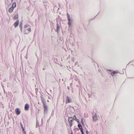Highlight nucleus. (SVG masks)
I'll return each instance as SVG.
<instances>
[{
  "instance_id": "1",
  "label": "nucleus",
  "mask_w": 134,
  "mask_h": 134,
  "mask_svg": "<svg viewBox=\"0 0 134 134\" xmlns=\"http://www.w3.org/2000/svg\"><path fill=\"white\" fill-rule=\"evenodd\" d=\"M43 95L41 94L40 97L42 102L43 104L44 108V114H47L48 111L47 106L46 104V103L44 98L43 97Z\"/></svg>"
},
{
  "instance_id": "2",
  "label": "nucleus",
  "mask_w": 134,
  "mask_h": 134,
  "mask_svg": "<svg viewBox=\"0 0 134 134\" xmlns=\"http://www.w3.org/2000/svg\"><path fill=\"white\" fill-rule=\"evenodd\" d=\"M60 26H61V25L59 24L57 22V29L55 30V31L57 32V33H58L59 31Z\"/></svg>"
},
{
  "instance_id": "3",
  "label": "nucleus",
  "mask_w": 134,
  "mask_h": 134,
  "mask_svg": "<svg viewBox=\"0 0 134 134\" xmlns=\"http://www.w3.org/2000/svg\"><path fill=\"white\" fill-rule=\"evenodd\" d=\"M72 102L71 98L69 96H67L66 99V104L68 103H71Z\"/></svg>"
},
{
  "instance_id": "4",
  "label": "nucleus",
  "mask_w": 134,
  "mask_h": 134,
  "mask_svg": "<svg viewBox=\"0 0 134 134\" xmlns=\"http://www.w3.org/2000/svg\"><path fill=\"white\" fill-rule=\"evenodd\" d=\"M15 112L17 115H19L20 114L21 111L19 108H17L15 109Z\"/></svg>"
},
{
  "instance_id": "5",
  "label": "nucleus",
  "mask_w": 134,
  "mask_h": 134,
  "mask_svg": "<svg viewBox=\"0 0 134 134\" xmlns=\"http://www.w3.org/2000/svg\"><path fill=\"white\" fill-rule=\"evenodd\" d=\"M93 120L94 121V122L96 121L97 120V115H96V113L95 114V115H94V116H93Z\"/></svg>"
},
{
  "instance_id": "6",
  "label": "nucleus",
  "mask_w": 134,
  "mask_h": 134,
  "mask_svg": "<svg viewBox=\"0 0 134 134\" xmlns=\"http://www.w3.org/2000/svg\"><path fill=\"white\" fill-rule=\"evenodd\" d=\"M29 105L27 104H25V110L26 111H27L29 110Z\"/></svg>"
},
{
  "instance_id": "7",
  "label": "nucleus",
  "mask_w": 134,
  "mask_h": 134,
  "mask_svg": "<svg viewBox=\"0 0 134 134\" xmlns=\"http://www.w3.org/2000/svg\"><path fill=\"white\" fill-rule=\"evenodd\" d=\"M19 24V20H18L16 22H15L14 24V25L15 27H17L18 25Z\"/></svg>"
},
{
  "instance_id": "8",
  "label": "nucleus",
  "mask_w": 134,
  "mask_h": 134,
  "mask_svg": "<svg viewBox=\"0 0 134 134\" xmlns=\"http://www.w3.org/2000/svg\"><path fill=\"white\" fill-rule=\"evenodd\" d=\"M68 24L69 25V27L70 28V27L71 26V23L72 22L71 20H70V18H68Z\"/></svg>"
},
{
  "instance_id": "9",
  "label": "nucleus",
  "mask_w": 134,
  "mask_h": 134,
  "mask_svg": "<svg viewBox=\"0 0 134 134\" xmlns=\"http://www.w3.org/2000/svg\"><path fill=\"white\" fill-rule=\"evenodd\" d=\"M72 118L74 120H75L78 123H79V120L76 118V117L75 115H74Z\"/></svg>"
},
{
  "instance_id": "10",
  "label": "nucleus",
  "mask_w": 134,
  "mask_h": 134,
  "mask_svg": "<svg viewBox=\"0 0 134 134\" xmlns=\"http://www.w3.org/2000/svg\"><path fill=\"white\" fill-rule=\"evenodd\" d=\"M18 14L16 13L14 17H13V19H18Z\"/></svg>"
},
{
  "instance_id": "11",
  "label": "nucleus",
  "mask_w": 134,
  "mask_h": 134,
  "mask_svg": "<svg viewBox=\"0 0 134 134\" xmlns=\"http://www.w3.org/2000/svg\"><path fill=\"white\" fill-rule=\"evenodd\" d=\"M14 8H13V7H11L8 10V12L10 13H12L14 9Z\"/></svg>"
},
{
  "instance_id": "12",
  "label": "nucleus",
  "mask_w": 134,
  "mask_h": 134,
  "mask_svg": "<svg viewBox=\"0 0 134 134\" xmlns=\"http://www.w3.org/2000/svg\"><path fill=\"white\" fill-rule=\"evenodd\" d=\"M85 119L83 118L81 119V124L82 125H84V122L85 121Z\"/></svg>"
},
{
  "instance_id": "13",
  "label": "nucleus",
  "mask_w": 134,
  "mask_h": 134,
  "mask_svg": "<svg viewBox=\"0 0 134 134\" xmlns=\"http://www.w3.org/2000/svg\"><path fill=\"white\" fill-rule=\"evenodd\" d=\"M16 6V3L15 2L13 3L12 5V7L14 8Z\"/></svg>"
},
{
  "instance_id": "14",
  "label": "nucleus",
  "mask_w": 134,
  "mask_h": 134,
  "mask_svg": "<svg viewBox=\"0 0 134 134\" xmlns=\"http://www.w3.org/2000/svg\"><path fill=\"white\" fill-rule=\"evenodd\" d=\"M78 128L79 129H81L82 128V127L81 124L79 122V123H78Z\"/></svg>"
},
{
  "instance_id": "15",
  "label": "nucleus",
  "mask_w": 134,
  "mask_h": 134,
  "mask_svg": "<svg viewBox=\"0 0 134 134\" xmlns=\"http://www.w3.org/2000/svg\"><path fill=\"white\" fill-rule=\"evenodd\" d=\"M72 118L71 117H69V119H68V121H69V123H70H70H72V121H73V120L72 119H69L70 118H71V119H72Z\"/></svg>"
},
{
  "instance_id": "16",
  "label": "nucleus",
  "mask_w": 134,
  "mask_h": 134,
  "mask_svg": "<svg viewBox=\"0 0 134 134\" xmlns=\"http://www.w3.org/2000/svg\"><path fill=\"white\" fill-rule=\"evenodd\" d=\"M118 72H116L115 71H113L111 73V74L112 76H113L114 75Z\"/></svg>"
},
{
  "instance_id": "17",
  "label": "nucleus",
  "mask_w": 134,
  "mask_h": 134,
  "mask_svg": "<svg viewBox=\"0 0 134 134\" xmlns=\"http://www.w3.org/2000/svg\"><path fill=\"white\" fill-rule=\"evenodd\" d=\"M20 125L22 129V131H24V129L23 126V125H22V123H21V122L20 123Z\"/></svg>"
},
{
  "instance_id": "18",
  "label": "nucleus",
  "mask_w": 134,
  "mask_h": 134,
  "mask_svg": "<svg viewBox=\"0 0 134 134\" xmlns=\"http://www.w3.org/2000/svg\"><path fill=\"white\" fill-rule=\"evenodd\" d=\"M22 26H23V23L22 22H20L19 26L20 28H22Z\"/></svg>"
},
{
  "instance_id": "19",
  "label": "nucleus",
  "mask_w": 134,
  "mask_h": 134,
  "mask_svg": "<svg viewBox=\"0 0 134 134\" xmlns=\"http://www.w3.org/2000/svg\"><path fill=\"white\" fill-rule=\"evenodd\" d=\"M54 62L55 63L57 64V62H58L57 59V58H54Z\"/></svg>"
},
{
  "instance_id": "20",
  "label": "nucleus",
  "mask_w": 134,
  "mask_h": 134,
  "mask_svg": "<svg viewBox=\"0 0 134 134\" xmlns=\"http://www.w3.org/2000/svg\"><path fill=\"white\" fill-rule=\"evenodd\" d=\"M39 125V122L37 121L36 122V128H37Z\"/></svg>"
},
{
  "instance_id": "21",
  "label": "nucleus",
  "mask_w": 134,
  "mask_h": 134,
  "mask_svg": "<svg viewBox=\"0 0 134 134\" xmlns=\"http://www.w3.org/2000/svg\"><path fill=\"white\" fill-rule=\"evenodd\" d=\"M84 116L85 118H87L88 116V115L87 113H84Z\"/></svg>"
},
{
  "instance_id": "22",
  "label": "nucleus",
  "mask_w": 134,
  "mask_h": 134,
  "mask_svg": "<svg viewBox=\"0 0 134 134\" xmlns=\"http://www.w3.org/2000/svg\"><path fill=\"white\" fill-rule=\"evenodd\" d=\"M76 130H79V129L77 128H75L74 129V132H76Z\"/></svg>"
},
{
  "instance_id": "23",
  "label": "nucleus",
  "mask_w": 134,
  "mask_h": 134,
  "mask_svg": "<svg viewBox=\"0 0 134 134\" xmlns=\"http://www.w3.org/2000/svg\"><path fill=\"white\" fill-rule=\"evenodd\" d=\"M35 90L36 94H37V93L38 92V90L37 88H35Z\"/></svg>"
},
{
  "instance_id": "24",
  "label": "nucleus",
  "mask_w": 134,
  "mask_h": 134,
  "mask_svg": "<svg viewBox=\"0 0 134 134\" xmlns=\"http://www.w3.org/2000/svg\"><path fill=\"white\" fill-rule=\"evenodd\" d=\"M70 87L71 88L72 90V83H70Z\"/></svg>"
},
{
  "instance_id": "25",
  "label": "nucleus",
  "mask_w": 134,
  "mask_h": 134,
  "mask_svg": "<svg viewBox=\"0 0 134 134\" xmlns=\"http://www.w3.org/2000/svg\"><path fill=\"white\" fill-rule=\"evenodd\" d=\"M67 15L68 19L70 18V16L68 13H67Z\"/></svg>"
},
{
  "instance_id": "26",
  "label": "nucleus",
  "mask_w": 134,
  "mask_h": 134,
  "mask_svg": "<svg viewBox=\"0 0 134 134\" xmlns=\"http://www.w3.org/2000/svg\"><path fill=\"white\" fill-rule=\"evenodd\" d=\"M26 30H25L24 31V34H28V32H26Z\"/></svg>"
},
{
  "instance_id": "27",
  "label": "nucleus",
  "mask_w": 134,
  "mask_h": 134,
  "mask_svg": "<svg viewBox=\"0 0 134 134\" xmlns=\"http://www.w3.org/2000/svg\"><path fill=\"white\" fill-rule=\"evenodd\" d=\"M29 26V25H27H27H25L24 26V27L25 28H26V27H28V26Z\"/></svg>"
},
{
  "instance_id": "28",
  "label": "nucleus",
  "mask_w": 134,
  "mask_h": 134,
  "mask_svg": "<svg viewBox=\"0 0 134 134\" xmlns=\"http://www.w3.org/2000/svg\"><path fill=\"white\" fill-rule=\"evenodd\" d=\"M80 129V131L81 133H82V132H83V128Z\"/></svg>"
},
{
  "instance_id": "29",
  "label": "nucleus",
  "mask_w": 134,
  "mask_h": 134,
  "mask_svg": "<svg viewBox=\"0 0 134 134\" xmlns=\"http://www.w3.org/2000/svg\"><path fill=\"white\" fill-rule=\"evenodd\" d=\"M70 126V127H71L73 125V124L72 123H69Z\"/></svg>"
},
{
  "instance_id": "30",
  "label": "nucleus",
  "mask_w": 134,
  "mask_h": 134,
  "mask_svg": "<svg viewBox=\"0 0 134 134\" xmlns=\"http://www.w3.org/2000/svg\"><path fill=\"white\" fill-rule=\"evenodd\" d=\"M27 30L28 31H31V29L30 28H29L27 29Z\"/></svg>"
},
{
  "instance_id": "31",
  "label": "nucleus",
  "mask_w": 134,
  "mask_h": 134,
  "mask_svg": "<svg viewBox=\"0 0 134 134\" xmlns=\"http://www.w3.org/2000/svg\"><path fill=\"white\" fill-rule=\"evenodd\" d=\"M24 133V134H26V132L25 131V130H24V131H23Z\"/></svg>"
},
{
  "instance_id": "32",
  "label": "nucleus",
  "mask_w": 134,
  "mask_h": 134,
  "mask_svg": "<svg viewBox=\"0 0 134 134\" xmlns=\"http://www.w3.org/2000/svg\"><path fill=\"white\" fill-rule=\"evenodd\" d=\"M86 133L87 134H89V132L87 130L86 131Z\"/></svg>"
},
{
  "instance_id": "33",
  "label": "nucleus",
  "mask_w": 134,
  "mask_h": 134,
  "mask_svg": "<svg viewBox=\"0 0 134 134\" xmlns=\"http://www.w3.org/2000/svg\"><path fill=\"white\" fill-rule=\"evenodd\" d=\"M74 58L73 57H72V61H73V62H74Z\"/></svg>"
},
{
  "instance_id": "34",
  "label": "nucleus",
  "mask_w": 134,
  "mask_h": 134,
  "mask_svg": "<svg viewBox=\"0 0 134 134\" xmlns=\"http://www.w3.org/2000/svg\"><path fill=\"white\" fill-rule=\"evenodd\" d=\"M43 70H44L46 69V68L45 67H43Z\"/></svg>"
},
{
  "instance_id": "35",
  "label": "nucleus",
  "mask_w": 134,
  "mask_h": 134,
  "mask_svg": "<svg viewBox=\"0 0 134 134\" xmlns=\"http://www.w3.org/2000/svg\"><path fill=\"white\" fill-rule=\"evenodd\" d=\"M77 62H76L75 63V65H76L77 64Z\"/></svg>"
},
{
  "instance_id": "36",
  "label": "nucleus",
  "mask_w": 134,
  "mask_h": 134,
  "mask_svg": "<svg viewBox=\"0 0 134 134\" xmlns=\"http://www.w3.org/2000/svg\"><path fill=\"white\" fill-rule=\"evenodd\" d=\"M20 30H21V32H22V28H20Z\"/></svg>"
},
{
  "instance_id": "37",
  "label": "nucleus",
  "mask_w": 134,
  "mask_h": 134,
  "mask_svg": "<svg viewBox=\"0 0 134 134\" xmlns=\"http://www.w3.org/2000/svg\"><path fill=\"white\" fill-rule=\"evenodd\" d=\"M88 94V97L89 98L90 97V94Z\"/></svg>"
},
{
  "instance_id": "38",
  "label": "nucleus",
  "mask_w": 134,
  "mask_h": 134,
  "mask_svg": "<svg viewBox=\"0 0 134 134\" xmlns=\"http://www.w3.org/2000/svg\"><path fill=\"white\" fill-rule=\"evenodd\" d=\"M67 88L68 90H69V86H68L67 87Z\"/></svg>"
},
{
  "instance_id": "39",
  "label": "nucleus",
  "mask_w": 134,
  "mask_h": 134,
  "mask_svg": "<svg viewBox=\"0 0 134 134\" xmlns=\"http://www.w3.org/2000/svg\"><path fill=\"white\" fill-rule=\"evenodd\" d=\"M3 91H4V93H5V90H4V89H3Z\"/></svg>"
},
{
  "instance_id": "40",
  "label": "nucleus",
  "mask_w": 134,
  "mask_h": 134,
  "mask_svg": "<svg viewBox=\"0 0 134 134\" xmlns=\"http://www.w3.org/2000/svg\"><path fill=\"white\" fill-rule=\"evenodd\" d=\"M81 133H82L81 134H85V133H84V132H82Z\"/></svg>"
},
{
  "instance_id": "41",
  "label": "nucleus",
  "mask_w": 134,
  "mask_h": 134,
  "mask_svg": "<svg viewBox=\"0 0 134 134\" xmlns=\"http://www.w3.org/2000/svg\"><path fill=\"white\" fill-rule=\"evenodd\" d=\"M71 131H72V130H71ZM71 134H73V133H72V132H71Z\"/></svg>"
},
{
  "instance_id": "42",
  "label": "nucleus",
  "mask_w": 134,
  "mask_h": 134,
  "mask_svg": "<svg viewBox=\"0 0 134 134\" xmlns=\"http://www.w3.org/2000/svg\"><path fill=\"white\" fill-rule=\"evenodd\" d=\"M77 134H81L80 133H77Z\"/></svg>"
},
{
  "instance_id": "43",
  "label": "nucleus",
  "mask_w": 134,
  "mask_h": 134,
  "mask_svg": "<svg viewBox=\"0 0 134 134\" xmlns=\"http://www.w3.org/2000/svg\"><path fill=\"white\" fill-rule=\"evenodd\" d=\"M85 100H87V99L85 98Z\"/></svg>"
},
{
  "instance_id": "44",
  "label": "nucleus",
  "mask_w": 134,
  "mask_h": 134,
  "mask_svg": "<svg viewBox=\"0 0 134 134\" xmlns=\"http://www.w3.org/2000/svg\"><path fill=\"white\" fill-rule=\"evenodd\" d=\"M99 13H99H98V14H97V15H96V16H95V17H96Z\"/></svg>"
},
{
  "instance_id": "45",
  "label": "nucleus",
  "mask_w": 134,
  "mask_h": 134,
  "mask_svg": "<svg viewBox=\"0 0 134 134\" xmlns=\"http://www.w3.org/2000/svg\"><path fill=\"white\" fill-rule=\"evenodd\" d=\"M49 119L48 120H47V122L48 121H49Z\"/></svg>"
},
{
  "instance_id": "46",
  "label": "nucleus",
  "mask_w": 134,
  "mask_h": 134,
  "mask_svg": "<svg viewBox=\"0 0 134 134\" xmlns=\"http://www.w3.org/2000/svg\"><path fill=\"white\" fill-rule=\"evenodd\" d=\"M43 119H42V120H41V121H43Z\"/></svg>"
},
{
  "instance_id": "47",
  "label": "nucleus",
  "mask_w": 134,
  "mask_h": 134,
  "mask_svg": "<svg viewBox=\"0 0 134 134\" xmlns=\"http://www.w3.org/2000/svg\"><path fill=\"white\" fill-rule=\"evenodd\" d=\"M11 1L12 2L13 1V0H11Z\"/></svg>"
},
{
  "instance_id": "48",
  "label": "nucleus",
  "mask_w": 134,
  "mask_h": 134,
  "mask_svg": "<svg viewBox=\"0 0 134 134\" xmlns=\"http://www.w3.org/2000/svg\"><path fill=\"white\" fill-rule=\"evenodd\" d=\"M47 101L48 102H49V100H47Z\"/></svg>"
},
{
  "instance_id": "49",
  "label": "nucleus",
  "mask_w": 134,
  "mask_h": 134,
  "mask_svg": "<svg viewBox=\"0 0 134 134\" xmlns=\"http://www.w3.org/2000/svg\"><path fill=\"white\" fill-rule=\"evenodd\" d=\"M76 126H75L74 127L76 128Z\"/></svg>"
},
{
  "instance_id": "50",
  "label": "nucleus",
  "mask_w": 134,
  "mask_h": 134,
  "mask_svg": "<svg viewBox=\"0 0 134 134\" xmlns=\"http://www.w3.org/2000/svg\"><path fill=\"white\" fill-rule=\"evenodd\" d=\"M76 126H75L74 127L76 128Z\"/></svg>"
},
{
  "instance_id": "51",
  "label": "nucleus",
  "mask_w": 134,
  "mask_h": 134,
  "mask_svg": "<svg viewBox=\"0 0 134 134\" xmlns=\"http://www.w3.org/2000/svg\"><path fill=\"white\" fill-rule=\"evenodd\" d=\"M62 80H63V79H62Z\"/></svg>"
},
{
  "instance_id": "52",
  "label": "nucleus",
  "mask_w": 134,
  "mask_h": 134,
  "mask_svg": "<svg viewBox=\"0 0 134 134\" xmlns=\"http://www.w3.org/2000/svg\"><path fill=\"white\" fill-rule=\"evenodd\" d=\"M29 1H30V0H29Z\"/></svg>"
}]
</instances>
